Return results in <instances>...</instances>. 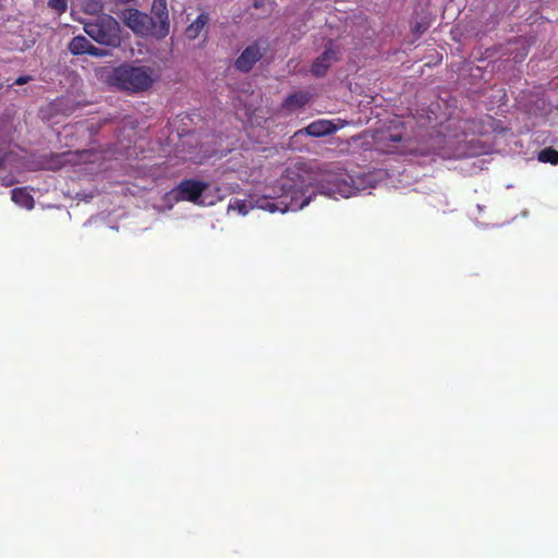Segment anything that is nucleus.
Here are the masks:
<instances>
[{"label": "nucleus", "mask_w": 558, "mask_h": 558, "mask_svg": "<svg viewBox=\"0 0 558 558\" xmlns=\"http://www.w3.org/2000/svg\"><path fill=\"white\" fill-rule=\"evenodd\" d=\"M105 80L111 87L136 94L147 90L153 85L156 73L150 66H133L124 63L109 70Z\"/></svg>", "instance_id": "f257e3e1"}, {"label": "nucleus", "mask_w": 558, "mask_h": 558, "mask_svg": "<svg viewBox=\"0 0 558 558\" xmlns=\"http://www.w3.org/2000/svg\"><path fill=\"white\" fill-rule=\"evenodd\" d=\"M375 149L383 154L426 156L429 150L421 148L413 138H405L397 131H378L374 136Z\"/></svg>", "instance_id": "f03ea898"}, {"label": "nucleus", "mask_w": 558, "mask_h": 558, "mask_svg": "<svg viewBox=\"0 0 558 558\" xmlns=\"http://www.w3.org/2000/svg\"><path fill=\"white\" fill-rule=\"evenodd\" d=\"M83 28L93 40L100 45L116 48L121 44L120 24L109 14H101L85 22Z\"/></svg>", "instance_id": "7ed1b4c3"}, {"label": "nucleus", "mask_w": 558, "mask_h": 558, "mask_svg": "<svg viewBox=\"0 0 558 558\" xmlns=\"http://www.w3.org/2000/svg\"><path fill=\"white\" fill-rule=\"evenodd\" d=\"M282 189L287 191V194L282 197L281 201L278 203L276 202H267L265 208H267L269 211L275 213L277 210L281 213H286L288 210H299L305 207L307 204H310L312 199V195L314 194L311 192L307 194L310 187L303 189V186H293L287 182H282L281 184Z\"/></svg>", "instance_id": "20e7f679"}, {"label": "nucleus", "mask_w": 558, "mask_h": 558, "mask_svg": "<svg viewBox=\"0 0 558 558\" xmlns=\"http://www.w3.org/2000/svg\"><path fill=\"white\" fill-rule=\"evenodd\" d=\"M124 24L135 34L157 38V23L153 16L137 9H129L123 13Z\"/></svg>", "instance_id": "39448f33"}, {"label": "nucleus", "mask_w": 558, "mask_h": 558, "mask_svg": "<svg viewBox=\"0 0 558 558\" xmlns=\"http://www.w3.org/2000/svg\"><path fill=\"white\" fill-rule=\"evenodd\" d=\"M208 186L209 185L206 182L186 179L181 181L172 193L175 194L174 197L177 199L187 201L194 204H203L199 199Z\"/></svg>", "instance_id": "423d86ee"}, {"label": "nucleus", "mask_w": 558, "mask_h": 558, "mask_svg": "<svg viewBox=\"0 0 558 558\" xmlns=\"http://www.w3.org/2000/svg\"><path fill=\"white\" fill-rule=\"evenodd\" d=\"M265 48H262L257 41L248 45L234 61V68L248 73L254 65L264 57Z\"/></svg>", "instance_id": "0eeeda50"}, {"label": "nucleus", "mask_w": 558, "mask_h": 558, "mask_svg": "<svg viewBox=\"0 0 558 558\" xmlns=\"http://www.w3.org/2000/svg\"><path fill=\"white\" fill-rule=\"evenodd\" d=\"M338 121H339V125L335 124L330 120L319 119V120L313 121L306 128L298 131L295 134L305 133L306 135H310L313 137H323L326 135H330V134H333L336 131H338L340 128H343L344 125L348 124L347 121H343L340 119Z\"/></svg>", "instance_id": "6e6552de"}, {"label": "nucleus", "mask_w": 558, "mask_h": 558, "mask_svg": "<svg viewBox=\"0 0 558 558\" xmlns=\"http://www.w3.org/2000/svg\"><path fill=\"white\" fill-rule=\"evenodd\" d=\"M151 14L157 23V38L162 39L169 34V12L167 0H153Z\"/></svg>", "instance_id": "1a4fd4ad"}, {"label": "nucleus", "mask_w": 558, "mask_h": 558, "mask_svg": "<svg viewBox=\"0 0 558 558\" xmlns=\"http://www.w3.org/2000/svg\"><path fill=\"white\" fill-rule=\"evenodd\" d=\"M69 50L74 56L89 54L93 57H106L109 54L107 50L95 47L82 35L72 38L69 44Z\"/></svg>", "instance_id": "9d476101"}, {"label": "nucleus", "mask_w": 558, "mask_h": 558, "mask_svg": "<svg viewBox=\"0 0 558 558\" xmlns=\"http://www.w3.org/2000/svg\"><path fill=\"white\" fill-rule=\"evenodd\" d=\"M336 60V51L327 47L325 51L315 59L312 64L311 72L317 77H322L327 73L332 61Z\"/></svg>", "instance_id": "9b49d317"}, {"label": "nucleus", "mask_w": 558, "mask_h": 558, "mask_svg": "<svg viewBox=\"0 0 558 558\" xmlns=\"http://www.w3.org/2000/svg\"><path fill=\"white\" fill-rule=\"evenodd\" d=\"M312 98V94L305 90L289 95L282 102V108L292 112L306 106Z\"/></svg>", "instance_id": "f8f14e48"}, {"label": "nucleus", "mask_w": 558, "mask_h": 558, "mask_svg": "<svg viewBox=\"0 0 558 558\" xmlns=\"http://www.w3.org/2000/svg\"><path fill=\"white\" fill-rule=\"evenodd\" d=\"M11 199L20 207L33 209L35 201L33 196L23 187H15L11 191Z\"/></svg>", "instance_id": "ddd939ff"}, {"label": "nucleus", "mask_w": 558, "mask_h": 558, "mask_svg": "<svg viewBox=\"0 0 558 558\" xmlns=\"http://www.w3.org/2000/svg\"><path fill=\"white\" fill-rule=\"evenodd\" d=\"M209 22L208 13H201L187 27L185 31L186 37L189 39H196L204 27Z\"/></svg>", "instance_id": "4468645a"}, {"label": "nucleus", "mask_w": 558, "mask_h": 558, "mask_svg": "<svg viewBox=\"0 0 558 558\" xmlns=\"http://www.w3.org/2000/svg\"><path fill=\"white\" fill-rule=\"evenodd\" d=\"M538 160L545 163L558 165V150L547 147L538 153Z\"/></svg>", "instance_id": "2eb2a0df"}, {"label": "nucleus", "mask_w": 558, "mask_h": 558, "mask_svg": "<svg viewBox=\"0 0 558 558\" xmlns=\"http://www.w3.org/2000/svg\"><path fill=\"white\" fill-rule=\"evenodd\" d=\"M70 155H71L70 151H63L61 154H51V156H50L51 166L49 168L52 170L60 169L66 162L70 161L69 160Z\"/></svg>", "instance_id": "dca6fc26"}, {"label": "nucleus", "mask_w": 558, "mask_h": 558, "mask_svg": "<svg viewBox=\"0 0 558 558\" xmlns=\"http://www.w3.org/2000/svg\"><path fill=\"white\" fill-rule=\"evenodd\" d=\"M228 210L238 211L241 215L248 213V205L244 199H232L228 205Z\"/></svg>", "instance_id": "f3484780"}, {"label": "nucleus", "mask_w": 558, "mask_h": 558, "mask_svg": "<svg viewBox=\"0 0 558 558\" xmlns=\"http://www.w3.org/2000/svg\"><path fill=\"white\" fill-rule=\"evenodd\" d=\"M335 189H329L328 193H339L341 196L348 197L349 196V186L347 183H342L340 181L335 182Z\"/></svg>", "instance_id": "a211bd4d"}, {"label": "nucleus", "mask_w": 558, "mask_h": 558, "mask_svg": "<svg viewBox=\"0 0 558 558\" xmlns=\"http://www.w3.org/2000/svg\"><path fill=\"white\" fill-rule=\"evenodd\" d=\"M48 7L58 11L59 13H63L66 10V0H49Z\"/></svg>", "instance_id": "6ab92c4d"}, {"label": "nucleus", "mask_w": 558, "mask_h": 558, "mask_svg": "<svg viewBox=\"0 0 558 558\" xmlns=\"http://www.w3.org/2000/svg\"><path fill=\"white\" fill-rule=\"evenodd\" d=\"M87 10L93 12H98L102 10V4L98 1H93L87 3Z\"/></svg>", "instance_id": "aec40b11"}, {"label": "nucleus", "mask_w": 558, "mask_h": 558, "mask_svg": "<svg viewBox=\"0 0 558 558\" xmlns=\"http://www.w3.org/2000/svg\"><path fill=\"white\" fill-rule=\"evenodd\" d=\"M31 80H32V77L29 75H22L15 80V84L24 85V84L28 83Z\"/></svg>", "instance_id": "412c9836"}, {"label": "nucleus", "mask_w": 558, "mask_h": 558, "mask_svg": "<svg viewBox=\"0 0 558 558\" xmlns=\"http://www.w3.org/2000/svg\"><path fill=\"white\" fill-rule=\"evenodd\" d=\"M426 29L421 23H416L414 26V33H423Z\"/></svg>", "instance_id": "4be33fe9"}, {"label": "nucleus", "mask_w": 558, "mask_h": 558, "mask_svg": "<svg viewBox=\"0 0 558 558\" xmlns=\"http://www.w3.org/2000/svg\"><path fill=\"white\" fill-rule=\"evenodd\" d=\"M253 7L256 8V9H259L263 7V1L262 0H255L254 3H253Z\"/></svg>", "instance_id": "5701e85b"}, {"label": "nucleus", "mask_w": 558, "mask_h": 558, "mask_svg": "<svg viewBox=\"0 0 558 558\" xmlns=\"http://www.w3.org/2000/svg\"><path fill=\"white\" fill-rule=\"evenodd\" d=\"M5 158L3 156H0V169L4 167Z\"/></svg>", "instance_id": "b1692460"}]
</instances>
